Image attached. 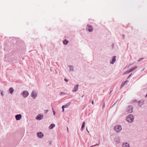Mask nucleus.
Masks as SVG:
<instances>
[{
    "instance_id": "f257e3e1",
    "label": "nucleus",
    "mask_w": 147,
    "mask_h": 147,
    "mask_svg": "<svg viewBox=\"0 0 147 147\" xmlns=\"http://www.w3.org/2000/svg\"><path fill=\"white\" fill-rule=\"evenodd\" d=\"M134 120V117L133 115L130 114L127 116L126 119V120L129 123H132Z\"/></svg>"
},
{
    "instance_id": "f03ea898",
    "label": "nucleus",
    "mask_w": 147,
    "mask_h": 147,
    "mask_svg": "<svg viewBox=\"0 0 147 147\" xmlns=\"http://www.w3.org/2000/svg\"><path fill=\"white\" fill-rule=\"evenodd\" d=\"M114 129L116 132H119L121 129V126L120 125H116L114 127Z\"/></svg>"
},
{
    "instance_id": "7ed1b4c3",
    "label": "nucleus",
    "mask_w": 147,
    "mask_h": 147,
    "mask_svg": "<svg viewBox=\"0 0 147 147\" xmlns=\"http://www.w3.org/2000/svg\"><path fill=\"white\" fill-rule=\"evenodd\" d=\"M31 96L34 98H36L37 96V94L35 91H34L32 92Z\"/></svg>"
},
{
    "instance_id": "20e7f679",
    "label": "nucleus",
    "mask_w": 147,
    "mask_h": 147,
    "mask_svg": "<svg viewBox=\"0 0 147 147\" xmlns=\"http://www.w3.org/2000/svg\"><path fill=\"white\" fill-rule=\"evenodd\" d=\"M29 95L28 92L26 90L22 92V95L23 97L25 98L27 97Z\"/></svg>"
},
{
    "instance_id": "39448f33",
    "label": "nucleus",
    "mask_w": 147,
    "mask_h": 147,
    "mask_svg": "<svg viewBox=\"0 0 147 147\" xmlns=\"http://www.w3.org/2000/svg\"><path fill=\"white\" fill-rule=\"evenodd\" d=\"M87 28L86 29L89 31L91 32L93 30V28L91 26H90L89 25H87Z\"/></svg>"
},
{
    "instance_id": "423d86ee",
    "label": "nucleus",
    "mask_w": 147,
    "mask_h": 147,
    "mask_svg": "<svg viewBox=\"0 0 147 147\" xmlns=\"http://www.w3.org/2000/svg\"><path fill=\"white\" fill-rule=\"evenodd\" d=\"M37 134L38 137L39 138H42L44 136L43 134L41 132H38Z\"/></svg>"
},
{
    "instance_id": "0eeeda50",
    "label": "nucleus",
    "mask_w": 147,
    "mask_h": 147,
    "mask_svg": "<svg viewBox=\"0 0 147 147\" xmlns=\"http://www.w3.org/2000/svg\"><path fill=\"white\" fill-rule=\"evenodd\" d=\"M43 117V115L42 114H39L36 117V118L37 119L41 120L42 119Z\"/></svg>"
},
{
    "instance_id": "6e6552de",
    "label": "nucleus",
    "mask_w": 147,
    "mask_h": 147,
    "mask_svg": "<svg viewBox=\"0 0 147 147\" xmlns=\"http://www.w3.org/2000/svg\"><path fill=\"white\" fill-rule=\"evenodd\" d=\"M127 111L129 113H131L133 111L132 107L131 106H129L127 109Z\"/></svg>"
},
{
    "instance_id": "1a4fd4ad",
    "label": "nucleus",
    "mask_w": 147,
    "mask_h": 147,
    "mask_svg": "<svg viewBox=\"0 0 147 147\" xmlns=\"http://www.w3.org/2000/svg\"><path fill=\"white\" fill-rule=\"evenodd\" d=\"M15 117L16 120H19L21 119L22 115L21 114L17 115H16Z\"/></svg>"
},
{
    "instance_id": "9d476101",
    "label": "nucleus",
    "mask_w": 147,
    "mask_h": 147,
    "mask_svg": "<svg viewBox=\"0 0 147 147\" xmlns=\"http://www.w3.org/2000/svg\"><path fill=\"white\" fill-rule=\"evenodd\" d=\"M116 57L115 56H113L112 57L111 62V64H113L116 61Z\"/></svg>"
},
{
    "instance_id": "9b49d317",
    "label": "nucleus",
    "mask_w": 147,
    "mask_h": 147,
    "mask_svg": "<svg viewBox=\"0 0 147 147\" xmlns=\"http://www.w3.org/2000/svg\"><path fill=\"white\" fill-rule=\"evenodd\" d=\"M14 91V90L13 89V88L12 87L10 88H9V93L11 94Z\"/></svg>"
},
{
    "instance_id": "f8f14e48",
    "label": "nucleus",
    "mask_w": 147,
    "mask_h": 147,
    "mask_svg": "<svg viewBox=\"0 0 147 147\" xmlns=\"http://www.w3.org/2000/svg\"><path fill=\"white\" fill-rule=\"evenodd\" d=\"M78 85H77L74 87L73 92H75L78 90Z\"/></svg>"
},
{
    "instance_id": "ddd939ff",
    "label": "nucleus",
    "mask_w": 147,
    "mask_h": 147,
    "mask_svg": "<svg viewBox=\"0 0 147 147\" xmlns=\"http://www.w3.org/2000/svg\"><path fill=\"white\" fill-rule=\"evenodd\" d=\"M123 147H129L128 144L127 143H124L122 145Z\"/></svg>"
},
{
    "instance_id": "4468645a",
    "label": "nucleus",
    "mask_w": 147,
    "mask_h": 147,
    "mask_svg": "<svg viewBox=\"0 0 147 147\" xmlns=\"http://www.w3.org/2000/svg\"><path fill=\"white\" fill-rule=\"evenodd\" d=\"M55 126V125L54 124H51L49 126V128L50 129H53Z\"/></svg>"
},
{
    "instance_id": "2eb2a0df",
    "label": "nucleus",
    "mask_w": 147,
    "mask_h": 147,
    "mask_svg": "<svg viewBox=\"0 0 147 147\" xmlns=\"http://www.w3.org/2000/svg\"><path fill=\"white\" fill-rule=\"evenodd\" d=\"M137 67L136 66H135L130 70V71L132 72L134 71L135 69L137 68Z\"/></svg>"
},
{
    "instance_id": "dca6fc26",
    "label": "nucleus",
    "mask_w": 147,
    "mask_h": 147,
    "mask_svg": "<svg viewBox=\"0 0 147 147\" xmlns=\"http://www.w3.org/2000/svg\"><path fill=\"white\" fill-rule=\"evenodd\" d=\"M68 42V41L66 39L65 40L63 41V43L65 45H67Z\"/></svg>"
},
{
    "instance_id": "f3484780",
    "label": "nucleus",
    "mask_w": 147,
    "mask_h": 147,
    "mask_svg": "<svg viewBox=\"0 0 147 147\" xmlns=\"http://www.w3.org/2000/svg\"><path fill=\"white\" fill-rule=\"evenodd\" d=\"M85 124V122L84 121L82 125L81 129H82V130H83V128H84V127Z\"/></svg>"
},
{
    "instance_id": "a211bd4d",
    "label": "nucleus",
    "mask_w": 147,
    "mask_h": 147,
    "mask_svg": "<svg viewBox=\"0 0 147 147\" xmlns=\"http://www.w3.org/2000/svg\"><path fill=\"white\" fill-rule=\"evenodd\" d=\"M69 106V105H67V104H66V105H63L62 107H63L64 108H67V107H68V106Z\"/></svg>"
},
{
    "instance_id": "6ab92c4d",
    "label": "nucleus",
    "mask_w": 147,
    "mask_h": 147,
    "mask_svg": "<svg viewBox=\"0 0 147 147\" xmlns=\"http://www.w3.org/2000/svg\"><path fill=\"white\" fill-rule=\"evenodd\" d=\"M128 82V81H126L125 82H124V83L122 85H121V88H122L124 86V85Z\"/></svg>"
},
{
    "instance_id": "aec40b11",
    "label": "nucleus",
    "mask_w": 147,
    "mask_h": 147,
    "mask_svg": "<svg viewBox=\"0 0 147 147\" xmlns=\"http://www.w3.org/2000/svg\"><path fill=\"white\" fill-rule=\"evenodd\" d=\"M143 58H140V59H139L138 60V62H139L140 61H141V60H143Z\"/></svg>"
},
{
    "instance_id": "412c9836",
    "label": "nucleus",
    "mask_w": 147,
    "mask_h": 147,
    "mask_svg": "<svg viewBox=\"0 0 147 147\" xmlns=\"http://www.w3.org/2000/svg\"><path fill=\"white\" fill-rule=\"evenodd\" d=\"M130 72H131V71H130V70H128V71H127L125 73V74H129V73Z\"/></svg>"
},
{
    "instance_id": "4be33fe9",
    "label": "nucleus",
    "mask_w": 147,
    "mask_h": 147,
    "mask_svg": "<svg viewBox=\"0 0 147 147\" xmlns=\"http://www.w3.org/2000/svg\"><path fill=\"white\" fill-rule=\"evenodd\" d=\"M69 67H70V70H72L73 69V66H70Z\"/></svg>"
},
{
    "instance_id": "5701e85b",
    "label": "nucleus",
    "mask_w": 147,
    "mask_h": 147,
    "mask_svg": "<svg viewBox=\"0 0 147 147\" xmlns=\"http://www.w3.org/2000/svg\"><path fill=\"white\" fill-rule=\"evenodd\" d=\"M64 80L66 82H67L68 81V80L66 79H64Z\"/></svg>"
},
{
    "instance_id": "b1692460",
    "label": "nucleus",
    "mask_w": 147,
    "mask_h": 147,
    "mask_svg": "<svg viewBox=\"0 0 147 147\" xmlns=\"http://www.w3.org/2000/svg\"><path fill=\"white\" fill-rule=\"evenodd\" d=\"M1 95L3 96H4V95H3V93L2 92H1Z\"/></svg>"
},
{
    "instance_id": "393cba45",
    "label": "nucleus",
    "mask_w": 147,
    "mask_h": 147,
    "mask_svg": "<svg viewBox=\"0 0 147 147\" xmlns=\"http://www.w3.org/2000/svg\"><path fill=\"white\" fill-rule=\"evenodd\" d=\"M132 74H131L127 78H129L130 76H131Z\"/></svg>"
},
{
    "instance_id": "a878e982",
    "label": "nucleus",
    "mask_w": 147,
    "mask_h": 147,
    "mask_svg": "<svg viewBox=\"0 0 147 147\" xmlns=\"http://www.w3.org/2000/svg\"><path fill=\"white\" fill-rule=\"evenodd\" d=\"M62 109H63V110H62V111L63 112H64V108L63 107H62Z\"/></svg>"
},
{
    "instance_id": "bb28decb",
    "label": "nucleus",
    "mask_w": 147,
    "mask_h": 147,
    "mask_svg": "<svg viewBox=\"0 0 147 147\" xmlns=\"http://www.w3.org/2000/svg\"><path fill=\"white\" fill-rule=\"evenodd\" d=\"M92 104L93 105L94 103V101L93 100L92 102Z\"/></svg>"
},
{
    "instance_id": "cd10ccee",
    "label": "nucleus",
    "mask_w": 147,
    "mask_h": 147,
    "mask_svg": "<svg viewBox=\"0 0 147 147\" xmlns=\"http://www.w3.org/2000/svg\"><path fill=\"white\" fill-rule=\"evenodd\" d=\"M86 130L88 132H89V131H88V130H87V129L86 128Z\"/></svg>"
},
{
    "instance_id": "c85d7f7f",
    "label": "nucleus",
    "mask_w": 147,
    "mask_h": 147,
    "mask_svg": "<svg viewBox=\"0 0 147 147\" xmlns=\"http://www.w3.org/2000/svg\"><path fill=\"white\" fill-rule=\"evenodd\" d=\"M67 130L68 132V127H67Z\"/></svg>"
},
{
    "instance_id": "c756f323",
    "label": "nucleus",
    "mask_w": 147,
    "mask_h": 147,
    "mask_svg": "<svg viewBox=\"0 0 147 147\" xmlns=\"http://www.w3.org/2000/svg\"><path fill=\"white\" fill-rule=\"evenodd\" d=\"M54 114L55 115V112L54 111Z\"/></svg>"
},
{
    "instance_id": "7c9ffc66",
    "label": "nucleus",
    "mask_w": 147,
    "mask_h": 147,
    "mask_svg": "<svg viewBox=\"0 0 147 147\" xmlns=\"http://www.w3.org/2000/svg\"><path fill=\"white\" fill-rule=\"evenodd\" d=\"M84 95L82 96V97H83V96Z\"/></svg>"
}]
</instances>
